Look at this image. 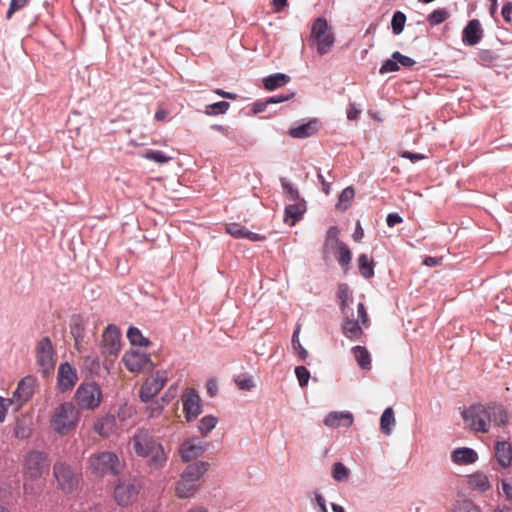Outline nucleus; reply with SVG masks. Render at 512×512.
Masks as SVG:
<instances>
[{"instance_id": "27", "label": "nucleus", "mask_w": 512, "mask_h": 512, "mask_svg": "<svg viewBox=\"0 0 512 512\" xmlns=\"http://www.w3.org/2000/svg\"><path fill=\"white\" fill-rule=\"evenodd\" d=\"M451 458L456 464L469 465L478 460V454L472 448L459 447L452 452Z\"/></svg>"}, {"instance_id": "45", "label": "nucleus", "mask_w": 512, "mask_h": 512, "mask_svg": "<svg viewBox=\"0 0 512 512\" xmlns=\"http://www.w3.org/2000/svg\"><path fill=\"white\" fill-rule=\"evenodd\" d=\"M454 512H482V510L473 501L464 499L456 502Z\"/></svg>"}, {"instance_id": "23", "label": "nucleus", "mask_w": 512, "mask_h": 512, "mask_svg": "<svg viewBox=\"0 0 512 512\" xmlns=\"http://www.w3.org/2000/svg\"><path fill=\"white\" fill-rule=\"evenodd\" d=\"M93 429L100 436L109 437L117 430V419L112 414H106L97 419L93 425Z\"/></svg>"}, {"instance_id": "57", "label": "nucleus", "mask_w": 512, "mask_h": 512, "mask_svg": "<svg viewBox=\"0 0 512 512\" xmlns=\"http://www.w3.org/2000/svg\"><path fill=\"white\" fill-rule=\"evenodd\" d=\"M355 196V191L352 186H348L345 189L342 190V192L339 195V203L337 204V207H340L342 203L350 202Z\"/></svg>"}, {"instance_id": "50", "label": "nucleus", "mask_w": 512, "mask_h": 512, "mask_svg": "<svg viewBox=\"0 0 512 512\" xmlns=\"http://www.w3.org/2000/svg\"><path fill=\"white\" fill-rule=\"evenodd\" d=\"M29 3V0H11L6 13V19H11L13 14L22 10Z\"/></svg>"}, {"instance_id": "47", "label": "nucleus", "mask_w": 512, "mask_h": 512, "mask_svg": "<svg viewBox=\"0 0 512 512\" xmlns=\"http://www.w3.org/2000/svg\"><path fill=\"white\" fill-rule=\"evenodd\" d=\"M144 157L148 160L154 161L156 163H167L171 160L170 156H167L163 151L161 150H148Z\"/></svg>"}, {"instance_id": "6", "label": "nucleus", "mask_w": 512, "mask_h": 512, "mask_svg": "<svg viewBox=\"0 0 512 512\" xmlns=\"http://www.w3.org/2000/svg\"><path fill=\"white\" fill-rule=\"evenodd\" d=\"M53 475L57 481V487L65 494L72 493L78 488L79 475L66 462L56 461L53 466Z\"/></svg>"}, {"instance_id": "13", "label": "nucleus", "mask_w": 512, "mask_h": 512, "mask_svg": "<svg viewBox=\"0 0 512 512\" xmlns=\"http://www.w3.org/2000/svg\"><path fill=\"white\" fill-rule=\"evenodd\" d=\"M183 411L188 422L194 421L203 411L202 399L194 388H187L182 395Z\"/></svg>"}, {"instance_id": "64", "label": "nucleus", "mask_w": 512, "mask_h": 512, "mask_svg": "<svg viewBox=\"0 0 512 512\" xmlns=\"http://www.w3.org/2000/svg\"><path fill=\"white\" fill-rule=\"evenodd\" d=\"M505 22L510 23L511 22V14H512V2L506 3L501 12Z\"/></svg>"}, {"instance_id": "16", "label": "nucleus", "mask_w": 512, "mask_h": 512, "mask_svg": "<svg viewBox=\"0 0 512 512\" xmlns=\"http://www.w3.org/2000/svg\"><path fill=\"white\" fill-rule=\"evenodd\" d=\"M208 446V443L195 441V439H186L180 445L179 453L183 462H189L201 456Z\"/></svg>"}, {"instance_id": "56", "label": "nucleus", "mask_w": 512, "mask_h": 512, "mask_svg": "<svg viewBox=\"0 0 512 512\" xmlns=\"http://www.w3.org/2000/svg\"><path fill=\"white\" fill-rule=\"evenodd\" d=\"M335 242L336 246L339 245V242H342L339 239V229L337 226H331L327 230L326 234V245H329L330 243Z\"/></svg>"}, {"instance_id": "35", "label": "nucleus", "mask_w": 512, "mask_h": 512, "mask_svg": "<svg viewBox=\"0 0 512 512\" xmlns=\"http://www.w3.org/2000/svg\"><path fill=\"white\" fill-rule=\"evenodd\" d=\"M70 333L75 343H80L85 336L83 320L80 315H73L70 320Z\"/></svg>"}, {"instance_id": "30", "label": "nucleus", "mask_w": 512, "mask_h": 512, "mask_svg": "<svg viewBox=\"0 0 512 512\" xmlns=\"http://www.w3.org/2000/svg\"><path fill=\"white\" fill-rule=\"evenodd\" d=\"M32 419L30 416H21L17 418L15 427H14V435L16 438L24 440L30 437L32 433Z\"/></svg>"}, {"instance_id": "37", "label": "nucleus", "mask_w": 512, "mask_h": 512, "mask_svg": "<svg viewBox=\"0 0 512 512\" xmlns=\"http://www.w3.org/2000/svg\"><path fill=\"white\" fill-rule=\"evenodd\" d=\"M127 338L133 346L148 347L151 344L150 340L144 337L142 332L134 326L129 327Z\"/></svg>"}, {"instance_id": "9", "label": "nucleus", "mask_w": 512, "mask_h": 512, "mask_svg": "<svg viewBox=\"0 0 512 512\" xmlns=\"http://www.w3.org/2000/svg\"><path fill=\"white\" fill-rule=\"evenodd\" d=\"M102 396L101 388L96 383L81 384L75 393V401L82 409H94L99 406Z\"/></svg>"}, {"instance_id": "1", "label": "nucleus", "mask_w": 512, "mask_h": 512, "mask_svg": "<svg viewBox=\"0 0 512 512\" xmlns=\"http://www.w3.org/2000/svg\"><path fill=\"white\" fill-rule=\"evenodd\" d=\"M137 456L147 459L150 469L160 470L167 462L168 456L163 445L146 429H139L131 439Z\"/></svg>"}, {"instance_id": "4", "label": "nucleus", "mask_w": 512, "mask_h": 512, "mask_svg": "<svg viewBox=\"0 0 512 512\" xmlns=\"http://www.w3.org/2000/svg\"><path fill=\"white\" fill-rule=\"evenodd\" d=\"M467 426L474 432L487 433L490 430L487 406L476 403L461 412Z\"/></svg>"}, {"instance_id": "25", "label": "nucleus", "mask_w": 512, "mask_h": 512, "mask_svg": "<svg viewBox=\"0 0 512 512\" xmlns=\"http://www.w3.org/2000/svg\"><path fill=\"white\" fill-rule=\"evenodd\" d=\"M226 231L228 234H230L231 236H233L234 238H237V239H248L252 242H258V241H262L265 239L264 236H262L258 233L249 231L248 229H246L245 227L241 226L238 223L228 224L226 226Z\"/></svg>"}, {"instance_id": "51", "label": "nucleus", "mask_w": 512, "mask_h": 512, "mask_svg": "<svg viewBox=\"0 0 512 512\" xmlns=\"http://www.w3.org/2000/svg\"><path fill=\"white\" fill-rule=\"evenodd\" d=\"M398 70H399V65L397 63V60L391 57L390 59H387L383 62V64L381 65V67L379 69V73L381 75H384L387 73L396 72Z\"/></svg>"}, {"instance_id": "53", "label": "nucleus", "mask_w": 512, "mask_h": 512, "mask_svg": "<svg viewBox=\"0 0 512 512\" xmlns=\"http://www.w3.org/2000/svg\"><path fill=\"white\" fill-rule=\"evenodd\" d=\"M165 405L159 399L153 401L150 406L147 407L148 416L151 418L158 417L164 410Z\"/></svg>"}, {"instance_id": "34", "label": "nucleus", "mask_w": 512, "mask_h": 512, "mask_svg": "<svg viewBox=\"0 0 512 512\" xmlns=\"http://www.w3.org/2000/svg\"><path fill=\"white\" fill-rule=\"evenodd\" d=\"M352 353L358 363V365L363 370L371 369V356L369 351L363 346H354L352 348Z\"/></svg>"}, {"instance_id": "41", "label": "nucleus", "mask_w": 512, "mask_h": 512, "mask_svg": "<svg viewBox=\"0 0 512 512\" xmlns=\"http://www.w3.org/2000/svg\"><path fill=\"white\" fill-rule=\"evenodd\" d=\"M218 419L213 415H206L198 423V429L202 436H207L217 425Z\"/></svg>"}, {"instance_id": "63", "label": "nucleus", "mask_w": 512, "mask_h": 512, "mask_svg": "<svg viewBox=\"0 0 512 512\" xmlns=\"http://www.w3.org/2000/svg\"><path fill=\"white\" fill-rule=\"evenodd\" d=\"M357 312L359 320L365 325L368 322V314L366 312L365 305L362 302L358 303Z\"/></svg>"}, {"instance_id": "2", "label": "nucleus", "mask_w": 512, "mask_h": 512, "mask_svg": "<svg viewBox=\"0 0 512 512\" xmlns=\"http://www.w3.org/2000/svg\"><path fill=\"white\" fill-rule=\"evenodd\" d=\"M47 454L39 450L28 451L23 458V475L25 479L35 481L49 472Z\"/></svg>"}, {"instance_id": "24", "label": "nucleus", "mask_w": 512, "mask_h": 512, "mask_svg": "<svg viewBox=\"0 0 512 512\" xmlns=\"http://www.w3.org/2000/svg\"><path fill=\"white\" fill-rule=\"evenodd\" d=\"M324 424L330 428H337L341 425L350 427L353 424V415L349 411H333L327 414Z\"/></svg>"}, {"instance_id": "11", "label": "nucleus", "mask_w": 512, "mask_h": 512, "mask_svg": "<svg viewBox=\"0 0 512 512\" xmlns=\"http://www.w3.org/2000/svg\"><path fill=\"white\" fill-rule=\"evenodd\" d=\"M167 371L159 370L154 376L145 380L139 390V398L142 402H150L157 395L167 382Z\"/></svg>"}, {"instance_id": "40", "label": "nucleus", "mask_w": 512, "mask_h": 512, "mask_svg": "<svg viewBox=\"0 0 512 512\" xmlns=\"http://www.w3.org/2000/svg\"><path fill=\"white\" fill-rule=\"evenodd\" d=\"M230 108V103L227 101H218L205 106L204 113L208 116H218L226 114Z\"/></svg>"}, {"instance_id": "31", "label": "nucleus", "mask_w": 512, "mask_h": 512, "mask_svg": "<svg viewBox=\"0 0 512 512\" xmlns=\"http://www.w3.org/2000/svg\"><path fill=\"white\" fill-rule=\"evenodd\" d=\"M290 82V76L284 73H274L263 79L266 90L274 91Z\"/></svg>"}, {"instance_id": "36", "label": "nucleus", "mask_w": 512, "mask_h": 512, "mask_svg": "<svg viewBox=\"0 0 512 512\" xmlns=\"http://www.w3.org/2000/svg\"><path fill=\"white\" fill-rule=\"evenodd\" d=\"M334 254L341 267H349L352 259V253L349 247L344 242H339V245L336 246V248L334 249Z\"/></svg>"}, {"instance_id": "15", "label": "nucleus", "mask_w": 512, "mask_h": 512, "mask_svg": "<svg viewBox=\"0 0 512 512\" xmlns=\"http://www.w3.org/2000/svg\"><path fill=\"white\" fill-rule=\"evenodd\" d=\"M35 385L36 379L31 375H28L19 381L12 398L17 402L15 411H17L19 407L31 399L34 394Z\"/></svg>"}, {"instance_id": "10", "label": "nucleus", "mask_w": 512, "mask_h": 512, "mask_svg": "<svg viewBox=\"0 0 512 512\" xmlns=\"http://www.w3.org/2000/svg\"><path fill=\"white\" fill-rule=\"evenodd\" d=\"M141 485L136 478L119 481L114 490L116 502L121 506H128L136 500Z\"/></svg>"}, {"instance_id": "54", "label": "nucleus", "mask_w": 512, "mask_h": 512, "mask_svg": "<svg viewBox=\"0 0 512 512\" xmlns=\"http://www.w3.org/2000/svg\"><path fill=\"white\" fill-rule=\"evenodd\" d=\"M392 58L397 60L398 65H402L403 67L410 68L416 62L409 56L401 54L399 51H395L392 53Z\"/></svg>"}, {"instance_id": "49", "label": "nucleus", "mask_w": 512, "mask_h": 512, "mask_svg": "<svg viewBox=\"0 0 512 512\" xmlns=\"http://www.w3.org/2000/svg\"><path fill=\"white\" fill-rule=\"evenodd\" d=\"M295 375L298 379L300 387H305L310 379V372L305 366H297L295 368Z\"/></svg>"}, {"instance_id": "58", "label": "nucleus", "mask_w": 512, "mask_h": 512, "mask_svg": "<svg viewBox=\"0 0 512 512\" xmlns=\"http://www.w3.org/2000/svg\"><path fill=\"white\" fill-rule=\"evenodd\" d=\"M13 404H14V400L12 398L6 399V398H3L0 396V422H3L5 420L8 409Z\"/></svg>"}, {"instance_id": "5", "label": "nucleus", "mask_w": 512, "mask_h": 512, "mask_svg": "<svg viewBox=\"0 0 512 512\" xmlns=\"http://www.w3.org/2000/svg\"><path fill=\"white\" fill-rule=\"evenodd\" d=\"M90 467L99 475H117L120 472V462L114 452L103 451L90 456Z\"/></svg>"}, {"instance_id": "60", "label": "nucleus", "mask_w": 512, "mask_h": 512, "mask_svg": "<svg viewBox=\"0 0 512 512\" xmlns=\"http://www.w3.org/2000/svg\"><path fill=\"white\" fill-rule=\"evenodd\" d=\"M295 95L294 92H291V93H282V94H279V95H275V96H272L270 98H268V103H271V104H278V103H282L284 101H287L291 98H293Z\"/></svg>"}, {"instance_id": "38", "label": "nucleus", "mask_w": 512, "mask_h": 512, "mask_svg": "<svg viewBox=\"0 0 512 512\" xmlns=\"http://www.w3.org/2000/svg\"><path fill=\"white\" fill-rule=\"evenodd\" d=\"M281 187L283 189V193L285 198L289 202H294L303 199L300 196L299 190L297 187H295L289 180H287L285 177L280 178Z\"/></svg>"}, {"instance_id": "32", "label": "nucleus", "mask_w": 512, "mask_h": 512, "mask_svg": "<svg viewBox=\"0 0 512 512\" xmlns=\"http://www.w3.org/2000/svg\"><path fill=\"white\" fill-rule=\"evenodd\" d=\"M467 479L469 486L480 492H486L491 488L488 477L482 472H476L468 475Z\"/></svg>"}, {"instance_id": "17", "label": "nucleus", "mask_w": 512, "mask_h": 512, "mask_svg": "<svg viewBox=\"0 0 512 512\" xmlns=\"http://www.w3.org/2000/svg\"><path fill=\"white\" fill-rule=\"evenodd\" d=\"M321 128V122L318 118H311L306 123H301L288 130V135L295 139H305L315 135Z\"/></svg>"}, {"instance_id": "29", "label": "nucleus", "mask_w": 512, "mask_h": 512, "mask_svg": "<svg viewBox=\"0 0 512 512\" xmlns=\"http://www.w3.org/2000/svg\"><path fill=\"white\" fill-rule=\"evenodd\" d=\"M198 488V483L190 481L181 475L180 480L176 484L175 492L179 498H189L194 495Z\"/></svg>"}, {"instance_id": "3", "label": "nucleus", "mask_w": 512, "mask_h": 512, "mask_svg": "<svg viewBox=\"0 0 512 512\" xmlns=\"http://www.w3.org/2000/svg\"><path fill=\"white\" fill-rule=\"evenodd\" d=\"M79 412L71 402L60 404L54 411L51 419L53 429L61 434H67L78 422Z\"/></svg>"}, {"instance_id": "61", "label": "nucleus", "mask_w": 512, "mask_h": 512, "mask_svg": "<svg viewBox=\"0 0 512 512\" xmlns=\"http://www.w3.org/2000/svg\"><path fill=\"white\" fill-rule=\"evenodd\" d=\"M501 487L506 499L512 502V479L502 480Z\"/></svg>"}, {"instance_id": "22", "label": "nucleus", "mask_w": 512, "mask_h": 512, "mask_svg": "<svg viewBox=\"0 0 512 512\" xmlns=\"http://www.w3.org/2000/svg\"><path fill=\"white\" fill-rule=\"evenodd\" d=\"M489 425L493 423L495 426L501 427L507 424L509 415L507 410L502 404L496 402H490L486 404Z\"/></svg>"}, {"instance_id": "28", "label": "nucleus", "mask_w": 512, "mask_h": 512, "mask_svg": "<svg viewBox=\"0 0 512 512\" xmlns=\"http://www.w3.org/2000/svg\"><path fill=\"white\" fill-rule=\"evenodd\" d=\"M341 327L343 334L352 341L358 340L363 334L362 327L358 321L350 317H344Z\"/></svg>"}, {"instance_id": "44", "label": "nucleus", "mask_w": 512, "mask_h": 512, "mask_svg": "<svg viewBox=\"0 0 512 512\" xmlns=\"http://www.w3.org/2000/svg\"><path fill=\"white\" fill-rule=\"evenodd\" d=\"M349 469L341 462H335L332 466V478L337 482L347 480Z\"/></svg>"}, {"instance_id": "55", "label": "nucleus", "mask_w": 512, "mask_h": 512, "mask_svg": "<svg viewBox=\"0 0 512 512\" xmlns=\"http://www.w3.org/2000/svg\"><path fill=\"white\" fill-rule=\"evenodd\" d=\"M210 128L212 130L221 132L222 134H224L226 137H228L230 139H233V140L236 139V136H237L236 129H233V128H230V127H227L224 125H219V124H213L210 126Z\"/></svg>"}, {"instance_id": "52", "label": "nucleus", "mask_w": 512, "mask_h": 512, "mask_svg": "<svg viewBox=\"0 0 512 512\" xmlns=\"http://www.w3.org/2000/svg\"><path fill=\"white\" fill-rule=\"evenodd\" d=\"M337 296L340 302L351 301L353 302L351 290L346 283H342L338 286Z\"/></svg>"}, {"instance_id": "62", "label": "nucleus", "mask_w": 512, "mask_h": 512, "mask_svg": "<svg viewBox=\"0 0 512 512\" xmlns=\"http://www.w3.org/2000/svg\"><path fill=\"white\" fill-rule=\"evenodd\" d=\"M403 222V218L396 212L389 213L386 218L388 227H394Z\"/></svg>"}, {"instance_id": "8", "label": "nucleus", "mask_w": 512, "mask_h": 512, "mask_svg": "<svg viewBox=\"0 0 512 512\" xmlns=\"http://www.w3.org/2000/svg\"><path fill=\"white\" fill-rule=\"evenodd\" d=\"M36 364L38 371L45 376L55 369L54 348L49 337H43L37 343Z\"/></svg>"}, {"instance_id": "42", "label": "nucleus", "mask_w": 512, "mask_h": 512, "mask_svg": "<svg viewBox=\"0 0 512 512\" xmlns=\"http://www.w3.org/2000/svg\"><path fill=\"white\" fill-rule=\"evenodd\" d=\"M406 15L402 11L394 12L391 19V28L394 35H400L405 27Z\"/></svg>"}, {"instance_id": "18", "label": "nucleus", "mask_w": 512, "mask_h": 512, "mask_svg": "<svg viewBox=\"0 0 512 512\" xmlns=\"http://www.w3.org/2000/svg\"><path fill=\"white\" fill-rule=\"evenodd\" d=\"M77 379L76 369L71 364L64 362L60 365L58 370V386L61 391L72 389Z\"/></svg>"}, {"instance_id": "59", "label": "nucleus", "mask_w": 512, "mask_h": 512, "mask_svg": "<svg viewBox=\"0 0 512 512\" xmlns=\"http://www.w3.org/2000/svg\"><path fill=\"white\" fill-rule=\"evenodd\" d=\"M399 156L401 158L409 159L412 163H416L426 158V156L422 153H414L410 151H401Z\"/></svg>"}, {"instance_id": "20", "label": "nucleus", "mask_w": 512, "mask_h": 512, "mask_svg": "<svg viewBox=\"0 0 512 512\" xmlns=\"http://www.w3.org/2000/svg\"><path fill=\"white\" fill-rule=\"evenodd\" d=\"M483 37V29L478 19L470 20L462 32V41L468 46L478 44Z\"/></svg>"}, {"instance_id": "19", "label": "nucleus", "mask_w": 512, "mask_h": 512, "mask_svg": "<svg viewBox=\"0 0 512 512\" xmlns=\"http://www.w3.org/2000/svg\"><path fill=\"white\" fill-rule=\"evenodd\" d=\"M307 209L306 201L304 199L290 202L284 209V222L289 226L295 225L300 221Z\"/></svg>"}, {"instance_id": "7", "label": "nucleus", "mask_w": 512, "mask_h": 512, "mask_svg": "<svg viewBox=\"0 0 512 512\" xmlns=\"http://www.w3.org/2000/svg\"><path fill=\"white\" fill-rule=\"evenodd\" d=\"M311 39L317 43V52L319 55H325L332 49L335 37L331 31H328V23L325 18H317L311 28Z\"/></svg>"}, {"instance_id": "21", "label": "nucleus", "mask_w": 512, "mask_h": 512, "mask_svg": "<svg viewBox=\"0 0 512 512\" xmlns=\"http://www.w3.org/2000/svg\"><path fill=\"white\" fill-rule=\"evenodd\" d=\"M495 459L498 465L507 469L512 465V445L508 441H497L494 446Z\"/></svg>"}, {"instance_id": "48", "label": "nucleus", "mask_w": 512, "mask_h": 512, "mask_svg": "<svg viewBox=\"0 0 512 512\" xmlns=\"http://www.w3.org/2000/svg\"><path fill=\"white\" fill-rule=\"evenodd\" d=\"M236 384L241 390H251L254 386L253 377L248 374H241L236 379Z\"/></svg>"}, {"instance_id": "12", "label": "nucleus", "mask_w": 512, "mask_h": 512, "mask_svg": "<svg viewBox=\"0 0 512 512\" xmlns=\"http://www.w3.org/2000/svg\"><path fill=\"white\" fill-rule=\"evenodd\" d=\"M122 361L130 372H148L154 368L149 354L135 350L125 352Z\"/></svg>"}, {"instance_id": "14", "label": "nucleus", "mask_w": 512, "mask_h": 512, "mask_svg": "<svg viewBox=\"0 0 512 512\" xmlns=\"http://www.w3.org/2000/svg\"><path fill=\"white\" fill-rule=\"evenodd\" d=\"M121 349V333L114 324H109L103 334L101 351L104 355H117Z\"/></svg>"}, {"instance_id": "26", "label": "nucleus", "mask_w": 512, "mask_h": 512, "mask_svg": "<svg viewBox=\"0 0 512 512\" xmlns=\"http://www.w3.org/2000/svg\"><path fill=\"white\" fill-rule=\"evenodd\" d=\"M209 466V462L196 461L187 465L181 475L190 481L198 483L200 478L207 472Z\"/></svg>"}, {"instance_id": "39", "label": "nucleus", "mask_w": 512, "mask_h": 512, "mask_svg": "<svg viewBox=\"0 0 512 512\" xmlns=\"http://www.w3.org/2000/svg\"><path fill=\"white\" fill-rule=\"evenodd\" d=\"M395 424L394 411L391 407L386 408L380 418V426L383 433L389 435L392 431V426Z\"/></svg>"}, {"instance_id": "43", "label": "nucleus", "mask_w": 512, "mask_h": 512, "mask_svg": "<svg viewBox=\"0 0 512 512\" xmlns=\"http://www.w3.org/2000/svg\"><path fill=\"white\" fill-rule=\"evenodd\" d=\"M449 17V11L446 8H438L427 16V21L431 26L443 23Z\"/></svg>"}, {"instance_id": "46", "label": "nucleus", "mask_w": 512, "mask_h": 512, "mask_svg": "<svg viewBox=\"0 0 512 512\" xmlns=\"http://www.w3.org/2000/svg\"><path fill=\"white\" fill-rule=\"evenodd\" d=\"M299 332H300V326H298L294 330L291 343H292L293 349L295 351H297L299 358L301 360H305L308 357V352L300 343Z\"/></svg>"}, {"instance_id": "33", "label": "nucleus", "mask_w": 512, "mask_h": 512, "mask_svg": "<svg viewBox=\"0 0 512 512\" xmlns=\"http://www.w3.org/2000/svg\"><path fill=\"white\" fill-rule=\"evenodd\" d=\"M358 268L363 278L370 279L374 276L375 262L367 254H361L358 257Z\"/></svg>"}]
</instances>
